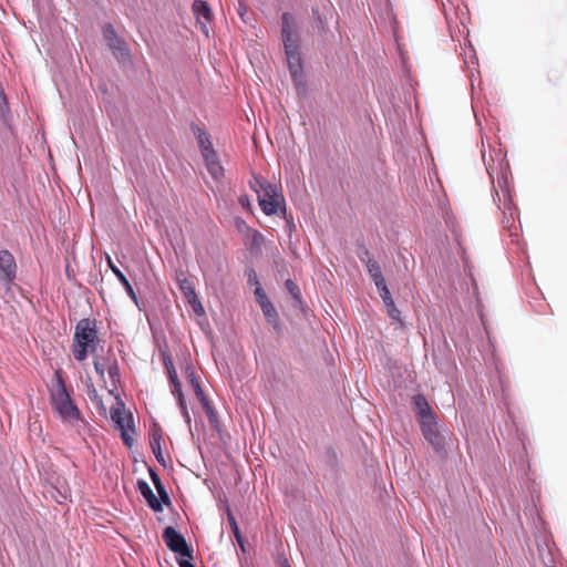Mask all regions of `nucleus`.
I'll return each instance as SVG.
<instances>
[{"label": "nucleus", "mask_w": 567, "mask_h": 567, "mask_svg": "<svg viewBox=\"0 0 567 567\" xmlns=\"http://www.w3.org/2000/svg\"><path fill=\"white\" fill-rule=\"evenodd\" d=\"M161 498L163 499V502L165 503H169V497H168V494L165 489V487H163L162 492H158Z\"/></svg>", "instance_id": "a19ab883"}, {"label": "nucleus", "mask_w": 567, "mask_h": 567, "mask_svg": "<svg viewBox=\"0 0 567 567\" xmlns=\"http://www.w3.org/2000/svg\"><path fill=\"white\" fill-rule=\"evenodd\" d=\"M286 287L288 289V291L291 293V296L296 299V300H300V291H299V288L298 286L291 280V279H288L286 281Z\"/></svg>", "instance_id": "cd10ccee"}, {"label": "nucleus", "mask_w": 567, "mask_h": 567, "mask_svg": "<svg viewBox=\"0 0 567 567\" xmlns=\"http://www.w3.org/2000/svg\"><path fill=\"white\" fill-rule=\"evenodd\" d=\"M137 488L152 509H154L155 512L162 511L161 502L155 496L151 486L145 481H138Z\"/></svg>", "instance_id": "dca6fc26"}, {"label": "nucleus", "mask_w": 567, "mask_h": 567, "mask_svg": "<svg viewBox=\"0 0 567 567\" xmlns=\"http://www.w3.org/2000/svg\"><path fill=\"white\" fill-rule=\"evenodd\" d=\"M17 274V265L13 255L9 250H0V281L11 284Z\"/></svg>", "instance_id": "6e6552de"}, {"label": "nucleus", "mask_w": 567, "mask_h": 567, "mask_svg": "<svg viewBox=\"0 0 567 567\" xmlns=\"http://www.w3.org/2000/svg\"><path fill=\"white\" fill-rule=\"evenodd\" d=\"M151 478H152L157 492H162L164 485L162 484L159 476L154 471H151Z\"/></svg>", "instance_id": "f704fd0d"}, {"label": "nucleus", "mask_w": 567, "mask_h": 567, "mask_svg": "<svg viewBox=\"0 0 567 567\" xmlns=\"http://www.w3.org/2000/svg\"><path fill=\"white\" fill-rule=\"evenodd\" d=\"M186 377H187L190 385L193 386L194 392H199V390H202L200 379L198 375H196V373L194 372V370L192 368H187Z\"/></svg>", "instance_id": "412c9836"}, {"label": "nucleus", "mask_w": 567, "mask_h": 567, "mask_svg": "<svg viewBox=\"0 0 567 567\" xmlns=\"http://www.w3.org/2000/svg\"><path fill=\"white\" fill-rule=\"evenodd\" d=\"M151 478H152L157 492H162L164 485L162 484L159 476L154 471H151Z\"/></svg>", "instance_id": "72a5a7b5"}, {"label": "nucleus", "mask_w": 567, "mask_h": 567, "mask_svg": "<svg viewBox=\"0 0 567 567\" xmlns=\"http://www.w3.org/2000/svg\"><path fill=\"white\" fill-rule=\"evenodd\" d=\"M281 37L284 44L291 43V42H298L296 30H297V22L296 18L289 13L284 12L281 16Z\"/></svg>", "instance_id": "f8f14e48"}, {"label": "nucleus", "mask_w": 567, "mask_h": 567, "mask_svg": "<svg viewBox=\"0 0 567 567\" xmlns=\"http://www.w3.org/2000/svg\"><path fill=\"white\" fill-rule=\"evenodd\" d=\"M413 404L416 410V414L420 417V421L434 416V413L424 395H422V394L414 395Z\"/></svg>", "instance_id": "f3484780"}, {"label": "nucleus", "mask_w": 567, "mask_h": 567, "mask_svg": "<svg viewBox=\"0 0 567 567\" xmlns=\"http://www.w3.org/2000/svg\"><path fill=\"white\" fill-rule=\"evenodd\" d=\"M202 156L212 177L214 179H220L224 175V168L220 164L216 151H213L212 153H205Z\"/></svg>", "instance_id": "4468645a"}, {"label": "nucleus", "mask_w": 567, "mask_h": 567, "mask_svg": "<svg viewBox=\"0 0 567 567\" xmlns=\"http://www.w3.org/2000/svg\"><path fill=\"white\" fill-rule=\"evenodd\" d=\"M199 402L203 405V409L207 413L208 417L210 420H213V417L215 416V412H214L213 406L210 405L207 396H203L202 400H199Z\"/></svg>", "instance_id": "c756f323"}, {"label": "nucleus", "mask_w": 567, "mask_h": 567, "mask_svg": "<svg viewBox=\"0 0 567 567\" xmlns=\"http://www.w3.org/2000/svg\"><path fill=\"white\" fill-rule=\"evenodd\" d=\"M169 382L172 385V393L178 399L181 395H183L182 385L178 378H176L175 380H171Z\"/></svg>", "instance_id": "7c9ffc66"}, {"label": "nucleus", "mask_w": 567, "mask_h": 567, "mask_svg": "<svg viewBox=\"0 0 567 567\" xmlns=\"http://www.w3.org/2000/svg\"><path fill=\"white\" fill-rule=\"evenodd\" d=\"M111 419L114 422L115 427L121 431L124 444L132 446L134 442L131 435V432H134L132 426L133 419L131 414L125 412L122 403L111 409Z\"/></svg>", "instance_id": "20e7f679"}, {"label": "nucleus", "mask_w": 567, "mask_h": 567, "mask_svg": "<svg viewBox=\"0 0 567 567\" xmlns=\"http://www.w3.org/2000/svg\"><path fill=\"white\" fill-rule=\"evenodd\" d=\"M163 539L166 546L179 557L193 559V550L186 539L174 527L167 526L163 532Z\"/></svg>", "instance_id": "39448f33"}, {"label": "nucleus", "mask_w": 567, "mask_h": 567, "mask_svg": "<svg viewBox=\"0 0 567 567\" xmlns=\"http://www.w3.org/2000/svg\"><path fill=\"white\" fill-rule=\"evenodd\" d=\"M236 225H237V227H238V229H239V230H241V229H244V228H245V229H247V231L249 233V229H250V228L247 226V224L245 223V220H244V219H241V218H237V219H236Z\"/></svg>", "instance_id": "ea45409f"}, {"label": "nucleus", "mask_w": 567, "mask_h": 567, "mask_svg": "<svg viewBox=\"0 0 567 567\" xmlns=\"http://www.w3.org/2000/svg\"><path fill=\"white\" fill-rule=\"evenodd\" d=\"M194 135L198 142L202 155L215 151L210 136L204 128L196 126L194 128Z\"/></svg>", "instance_id": "6ab92c4d"}, {"label": "nucleus", "mask_w": 567, "mask_h": 567, "mask_svg": "<svg viewBox=\"0 0 567 567\" xmlns=\"http://www.w3.org/2000/svg\"><path fill=\"white\" fill-rule=\"evenodd\" d=\"M255 295H256V297H257V301H258V303H259L260 306H261V302H264V301H270V300L267 298V296H266L265 291L262 290V288H260V287H257V289H256V291H255Z\"/></svg>", "instance_id": "4c0bfd02"}, {"label": "nucleus", "mask_w": 567, "mask_h": 567, "mask_svg": "<svg viewBox=\"0 0 567 567\" xmlns=\"http://www.w3.org/2000/svg\"><path fill=\"white\" fill-rule=\"evenodd\" d=\"M238 202L244 209L251 210V203L247 195H241Z\"/></svg>", "instance_id": "e433bc0d"}, {"label": "nucleus", "mask_w": 567, "mask_h": 567, "mask_svg": "<svg viewBox=\"0 0 567 567\" xmlns=\"http://www.w3.org/2000/svg\"><path fill=\"white\" fill-rule=\"evenodd\" d=\"M94 369H95V372L101 378H104L105 371H107V368H105V365L101 361H99V360L94 361Z\"/></svg>", "instance_id": "473e14b6"}, {"label": "nucleus", "mask_w": 567, "mask_h": 567, "mask_svg": "<svg viewBox=\"0 0 567 567\" xmlns=\"http://www.w3.org/2000/svg\"><path fill=\"white\" fill-rule=\"evenodd\" d=\"M193 12L196 16L197 22L199 23L200 31L208 37L209 28L208 24L213 20V12L206 1L195 0L193 3Z\"/></svg>", "instance_id": "9d476101"}, {"label": "nucleus", "mask_w": 567, "mask_h": 567, "mask_svg": "<svg viewBox=\"0 0 567 567\" xmlns=\"http://www.w3.org/2000/svg\"><path fill=\"white\" fill-rule=\"evenodd\" d=\"M285 53L291 76L296 80L300 76L302 70V59L298 42L284 44Z\"/></svg>", "instance_id": "1a4fd4ad"}, {"label": "nucleus", "mask_w": 567, "mask_h": 567, "mask_svg": "<svg viewBox=\"0 0 567 567\" xmlns=\"http://www.w3.org/2000/svg\"><path fill=\"white\" fill-rule=\"evenodd\" d=\"M195 394H196V396H197V399H198V400H202V398H203V396H206V395H205V393H204V391H203V389H202V390H199V392H195Z\"/></svg>", "instance_id": "79ce46f5"}, {"label": "nucleus", "mask_w": 567, "mask_h": 567, "mask_svg": "<svg viewBox=\"0 0 567 567\" xmlns=\"http://www.w3.org/2000/svg\"><path fill=\"white\" fill-rule=\"evenodd\" d=\"M281 567H291V566L288 564V561H285V563L281 565Z\"/></svg>", "instance_id": "c03bdc74"}, {"label": "nucleus", "mask_w": 567, "mask_h": 567, "mask_svg": "<svg viewBox=\"0 0 567 567\" xmlns=\"http://www.w3.org/2000/svg\"><path fill=\"white\" fill-rule=\"evenodd\" d=\"M249 238H250V247L251 248H260L264 236L256 229H249Z\"/></svg>", "instance_id": "b1692460"}, {"label": "nucleus", "mask_w": 567, "mask_h": 567, "mask_svg": "<svg viewBox=\"0 0 567 567\" xmlns=\"http://www.w3.org/2000/svg\"><path fill=\"white\" fill-rule=\"evenodd\" d=\"M420 425L424 437L434 446L435 450L443 446V439L437 430L435 415L421 420Z\"/></svg>", "instance_id": "9b49d317"}, {"label": "nucleus", "mask_w": 567, "mask_h": 567, "mask_svg": "<svg viewBox=\"0 0 567 567\" xmlns=\"http://www.w3.org/2000/svg\"><path fill=\"white\" fill-rule=\"evenodd\" d=\"M362 260L365 262L369 275L371 276L377 288L386 284L385 279L382 275L381 267L377 260H374L372 258H368V259L362 258Z\"/></svg>", "instance_id": "a211bd4d"}, {"label": "nucleus", "mask_w": 567, "mask_h": 567, "mask_svg": "<svg viewBox=\"0 0 567 567\" xmlns=\"http://www.w3.org/2000/svg\"><path fill=\"white\" fill-rule=\"evenodd\" d=\"M103 37L107 42V45L113 51H117L121 53L126 52V42L117 35L114 27L112 24H105L103 28Z\"/></svg>", "instance_id": "ddd939ff"}, {"label": "nucleus", "mask_w": 567, "mask_h": 567, "mask_svg": "<svg viewBox=\"0 0 567 567\" xmlns=\"http://www.w3.org/2000/svg\"><path fill=\"white\" fill-rule=\"evenodd\" d=\"M151 478H152L157 492H162L164 485L162 484L159 476L154 471H151Z\"/></svg>", "instance_id": "c9c22d12"}, {"label": "nucleus", "mask_w": 567, "mask_h": 567, "mask_svg": "<svg viewBox=\"0 0 567 567\" xmlns=\"http://www.w3.org/2000/svg\"><path fill=\"white\" fill-rule=\"evenodd\" d=\"M177 400H178V405L181 408L183 416L185 417L187 423H190V415H189L184 395H181Z\"/></svg>", "instance_id": "c85d7f7f"}, {"label": "nucleus", "mask_w": 567, "mask_h": 567, "mask_svg": "<svg viewBox=\"0 0 567 567\" xmlns=\"http://www.w3.org/2000/svg\"><path fill=\"white\" fill-rule=\"evenodd\" d=\"M176 282H177L179 290L184 295L185 299L193 308L194 312L198 316L204 315L205 310H204V307H203L200 300L198 299V297L196 295L195 287H194L193 282L185 276L184 271H182V270L176 271Z\"/></svg>", "instance_id": "423d86ee"}, {"label": "nucleus", "mask_w": 567, "mask_h": 567, "mask_svg": "<svg viewBox=\"0 0 567 567\" xmlns=\"http://www.w3.org/2000/svg\"><path fill=\"white\" fill-rule=\"evenodd\" d=\"M107 373L112 381L113 386L116 388V383L120 381V371H118V365H117L116 361L109 364Z\"/></svg>", "instance_id": "5701e85b"}, {"label": "nucleus", "mask_w": 567, "mask_h": 567, "mask_svg": "<svg viewBox=\"0 0 567 567\" xmlns=\"http://www.w3.org/2000/svg\"><path fill=\"white\" fill-rule=\"evenodd\" d=\"M178 565L179 567H195L190 561H189V558H183L181 557L178 559Z\"/></svg>", "instance_id": "58836bf2"}, {"label": "nucleus", "mask_w": 567, "mask_h": 567, "mask_svg": "<svg viewBox=\"0 0 567 567\" xmlns=\"http://www.w3.org/2000/svg\"><path fill=\"white\" fill-rule=\"evenodd\" d=\"M388 313L389 316L396 321L401 320V311L396 308V306L388 307Z\"/></svg>", "instance_id": "2f4dec72"}, {"label": "nucleus", "mask_w": 567, "mask_h": 567, "mask_svg": "<svg viewBox=\"0 0 567 567\" xmlns=\"http://www.w3.org/2000/svg\"><path fill=\"white\" fill-rule=\"evenodd\" d=\"M228 520H229L230 527L233 529L234 536L236 537V540L243 547V537H241L238 524L231 514H228Z\"/></svg>", "instance_id": "bb28decb"}, {"label": "nucleus", "mask_w": 567, "mask_h": 567, "mask_svg": "<svg viewBox=\"0 0 567 567\" xmlns=\"http://www.w3.org/2000/svg\"><path fill=\"white\" fill-rule=\"evenodd\" d=\"M378 290L386 308L395 305L386 284L378 287Z\"/></svg>", "instance_id": "4be33fe9"}, {"label": "nucleus", "mask_w": 567, "mask_h": 567, "mask_svg": "<svg viewBox=\"0 0 567 567\" xmlns=\"http://www.w3.org/2000/svg\"><path fill=\"white\" fill-rule=\"evenodd\" d=\"M106 260H107V265L109 267L111 268V270L113 271V274L116 276V278L118 279V281L122 284V286L124 287L127 296L135 302L137 303V296L132 287V285L130 284V281L127 280V278L125 277V275L114 265V262L112 261L111 257L107 256L106 257Z\"/></svg>", "instance_id": "2eb2a0df"}, {"label": "nucleus", "mask_w": 567, "mask_h": 567, "mask_svg": "<svg viewBox=\"0 0 567 567\" xmlns=\"http://www.w3.org/2000/svg\"><path fill=\"white\" fill-rule=\"evenodd\" d=\"M260 307H261V310H262L267 321L272 324H276L279 319V316H278L276 308L271 303V301H264V302H261Z\"/></svg>", "instance_id": "aec40b11"}, {"label": "nucleus", "mask_w": 567, "mask_h": 567, "mask_svg": "<svg viewBox=\"0 0 567 567\" xmlns=\"http://www.w3.org/2000/svg\"><path fill=\"white\" fill-rule=\"evenodd\" d=\"M151 447L157 458L158 462H164V457L161 450V436L154 435L151 440Z\"/></svg>", "instance_id": "393cba45"}, {"label": "nucleus", "mask_w": 567, "mask_h": 567, "mask_svg": "<svg viewBox=\"0 0 567 567\" xmlns=\"http://www.w3.org/2000/svg\"><path fill=\"white\" fill-rule=\"evenodd\" d=\"M494 200L497 203L499 209L504 213H509L513 216V199L511 189L508 187L507 177L502 175L497 177V186L495 187V198Z\"/></svg>", "instance_id": "0eeeda50"}, {"label": "nucleus", "mask_w": 567, "mask_h": 567, "mask_svg": "<svg viewBox=\"0 0 567 567\" xmlns=\"http://www.w3.org/2000/svg\"><path fill=\"white\" fill-rule=\"evenodd\" d=\"M164 365L168 375L169 381L175 380L177 377L176 369L174 367L173 360L169 355L164 357Z\"/></svg>", "instance_id": "a878e982"}, {"label": "nucleus", "mask_w": 567, "mask_h": 567, "mask_svg": "<svg viewBox=\"0 0 567 567\" xmlns=\"http://www.w3.org/2000/svg\"><path fill=\"white\" fill-rule=\"evenodd\" d=\"M99 342L96 321L81 319L74 330L72 353L76 361H84L87 353H94Z\"/></svg>", "instance_id": "f03ea898"}, {"label": "nucleus", "mask_w": 567, "mask_h": 567, "mask_svg": "<svg viewBox=\"0 0 567 567\" xmlns=\"http://www.w3.org/2000/svg\"><path fill=\"white\" fill-rule=\"evenodd\" d=\"M54 378V383L50 389L52 410L59 415L63 423L75 426L79 422L83 421L82 414L65 386L61 370H55Z\"/></svg>", "instance_id": "f257e3e1"}, {"label": "nucleus", "mask_w": 567, "mask_h": 567, "mask_svg": "<svg viewBox=\"0 0 567 567\" xmlns=\"http://www.w3.org/2000/svg\"><path fill=\"white\" fill-rule=\"evenodd\" d=\"M317 21H318L320 28L324 29V22L322 21V19L320 17H317Z\"/></svg>", "instance_id": "37998d69"}, {"label": "nucleus", "mask_w": 567, "mask_h": 567, "mask_svg": "<svg viewBox=\"0 0 567 567\" xmlns=\"http://www.w3.org/2000/svg\"><path fill=\"white\" fill-rule=\"evenodd\" d=\"M249 186L257 194L259 206L266 215H276L285 207V198L277 185L254 176L249 181Z\"/></svg>", "instance_id": "7ed1b4c3"}]
</instances>
